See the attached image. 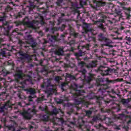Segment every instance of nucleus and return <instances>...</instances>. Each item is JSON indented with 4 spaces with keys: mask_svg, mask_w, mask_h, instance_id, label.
Instances as JSON below:
<instances>
[{
    "mask_svg": "<svg viewBox=\"0 0 131 131\" xmlns=\"http://www.w3.org/2000/svg\"><path fill=\"white\" fill-rule=\"evenodd\" d=\"M130 122H131V121H130V120H129V121L127 122L128 124H129V123H130Z\"/></svg>",
    "mask_w": 131,
    "mask_h": 131,
    "instance_id": "obj_36",
    "label": "nucleus"
},
{
    "mask_svg": "<svg viewBox=\"0 0 131 131\" xmlns=\"http://www.w3.org/2000/svg\"><path fill=\"white\" fill-rule=\"evenodd\" d=\"M105 120L106 123H112L113 122L112 119H110V118H106Z\"/></svg>",
    "mask_w": 131,
    "mask_h": 131,
    "instance_id": "obj_8",
    "label": "nucleus"
},
{
    "mask_svg": "<svg viewBox=\"0 0 131 131\" xmlns=\"http://www.w3.org/2000/svg\"><path fill=\"white\" fill-rule=\"evenodd\" d=\"M22 78V71H20L19 73H17L15 74V78L18 79V78Z\"/></svg>",
    "mask_w": 131,
    "mask_h": 131,
    "instance_id": "obj_6",
    "label": "nucleus"
},
{
    "mask_svg": "<svg viewBox=\"0 0 131 131\" xmlns=\"http://www.w3.org/2000/svg\"><path fill=\"white\" fill-rule=\"evenodd\" d=\"M121 102L123 104H127L128 103L129 101L128 100H126V99H122Z\"/></svg>",
    "mask_w": 131,
    "mask_h": 131,
    "instance_id": "obj_14",
    "label": "nucleus"
},
{
    "mask_svg": "<svg viewBox=\"0 0 131 131\" xmlns=\"http://www.w3.org/2000/svg\"><path fill=\"white\" fill-rule=\"evenodd\" d=\"M117 81V80H109L108 82H112V83H115Z\"/></svg>",
    "mask_w": 131,
    "mask_h": 131,
    "instance_id": "obj_23",
    "label": "nucleus"
},
{
    "mask_svg": "<svg viewBox=\"0 0 131 131\" xmlns=\"http://www.w3.org/2000/svg\"><path fill=\"white\" fill-rule=\"evenodd\" d=\"M103 39L104 41L106 42V44H105L104 46H106V47H109V45H110V43H112V40H110V39L104 37Z\"/></svg>",
    "mask_w": 131,
    "mask_h": 131,
    "instance_id": "obj_3",
    "label": "nucleus"
},
{
    "mask_svg": "<svg viewBox=\"0 0 131 131\" xmlns=\"http://www.w3.org/2000/svg\"><path fill=\"white\" fill-rule=\"evenodd\" d=\"M42 120L44 121H48L49 120V117L47 115H45L42 117Z\"/></svg>",
    "mask_w": 131,
    "mask_h": 131,
    "instance_id": "obj_13",
    "label": "nucleus"
},
{
    "mask_svg": "<svg viewBox=\"0 0 131 131\" xmlns=\"http://www.w3.org/2000/svg\"><path fill=\"white\" fill-rule=\"evenodd\" d=\"M72 76L70 74H67V77H69V78H71Z\"/></svg>",
    "mask_w": 131,
    "mask_h": 131,
    "instance_id": "obj_26",
    "label": "nucleus"
},
{
    "mask_svg": "<svg viewBox=\"0 0 131 131\" xmlns=\"http://www.w3.org/2000/svg\"><path fill=\"white\" fill-rule=\"evenodd\" d=\"M23 115L26 119H30V118L32 117L31 115H30V114L28 113V112L23 113Z\"/></svg>",
    "mask_w": 131,
    "mask_h": 131,
    "instance_id": "obj_4",
    "label": "nucleus"
},
{
    "mask_svg": "<svg viewBox=\"0 0 131 131\" xmlns=\"http://www.w3.org/2000/svg\"><path fill=\"white\" fill-rule=\"evenodd\" d=\"M123 80V79H121V81H122Z\"/></svg>",
    "mask_w": 131,
    "mask_h": 131,
    "instance_id": "obj_39",
    "label": "nucleus"
},
{
    "mask_svg": "<svg viewBox=\"0 0 131 131\" xmlns=\"http://www.w3.org/2000/svg\"><path fill=\"white\" fill-rule=\"evenodd\" d=\"M129 56L131 57V51H129Z\"/></svg>",
    "mask_w": 131,
    "mask_h": 131,
    "instance_id": "obj_38",
    "label": "nucleus"
},
{
    "mask_svg": "<svg viewBox=\"0 0 131 131\" xmlns=\"http://www.w3.org/2000/svg\"><path fill=\"white\" fill-rule=\"evenodd\" d=\"M80 4H81V2H80Z\"/></svg>",
    "mask_w": 131,
    "mask_h": 131,
    "instance_id": "obj_46",
    "label": "nucleus"
},
{
    "mask_svg": "<svg viewBox=\"0 0 131 131\" xmlns=\"http://www.w3.org/2000/svg\"><path fill=\"white\" fill-rule=\"evenodd\" d=\"M126 83H127V84H131V78L129 80V82L126 81Z\"/></svg>",
    "mask_w": 131,
    "mask_h": 131,
    "instance_id": "obj_28",
    "label": "nucleus"
},
{
    "mask_svg": "<svg viewBox=\"0 0 131 131\" xmlns=\"http://www.w3.org/2000/svg\"><path fill=\"white\" fill-rule=\"evenodd\" d=\"M0 55H1V56H3V57H5V55H6V51L2 50L0 53Z\"/></svg>",
    "mask_w": 131,
    "mask_h": 131,
    "instance_id": "obj_16",
    "label": "nucleus"
},
{
    "mask_svg": "<svg viewBox=\"0 0 131 131\" xmlns=\"http://www.w3.org/2000/svg\"><path fill=\"white\" fill-rule=\"evenodd\" d=\"M123 10H127V8H126V7H122Z\"/></svg>",
    "mask_w": 131,
    "mask_h": 131,
    "instance_id": "obj_33",
    "label": "nucleus"
},
{
    "mask_svg": "<svg viewBox=\"0 0 131 131\" xmlns=\"http://www.w3.org/2000/svg\"><path fill=\"white\" fill-rule=\"evenodd\" d=\"M4 17H0V22H2L3 19Z\"/></svg>",
    "mask_w": 131,
    "mask_h": 131,
    "instance_id": "obj_34",
    "label": "nucleus"
},
{
    "mask_svg": "<svg viewBox=\"0 0 131 131\" xmlns=\"http://www.w3.org/2000/svg\"><path fill=\"white\" fill-rule=\"evenodd\" d=\"M99 126H102V125L101 124H100Z\"/></svg>",
    "mask_w": 131,
    "mask_h": 131,
    "instance_id": "obj_40",
    "label": "nucleus"
},
{
    "mask_svg": "<svg viewBox=\"0 0 131 131\" xmlns=\"http://www.w3.org/2000/svg\"><path fill=\"white\" fill-rule=\"evenodd\" d=\"M29 92L31 95H33L35 93V90H33V89H30Z\"/></svg>",
    "mask_w": 131,
    "mask_h": 131,
    "instance_id": "obj_15",
    "label": "nucleus"
},
{
    "mask_svg": "<svg viewBox=\"0 0 131 131\" xmlns=\"http://www.w3.org/2000/svg\"><path fill=\"white\" fill-rule=\"evenodd\" d=\"M53 114H58V111H57L56 110H54Z\"/></svg>",
    "mask_w": 131,
    "mask_h": 131,
    "instance_id": "obj_25",
    "label": "nucleus"
},
{
    "mask_svg": "<svg viewBox=\"0 0 131 131\" xmlns=\"http://www.w3.org/2000/svg\"><path fill=\"white\" fill-rule=\"evenodd\" d=\"M105 81V79H103L102 78H100L99 82V85H105V83H104Z\"/></svg>",
    "mask_w": 131,
    "mask_h": 131,
    "instance_id": "obj_7",
    "label": "nucleus"
},
{
    "mask_svg": "<svg viewBox=\"0 0 131 131\" xmlns=\"http://www.w3.org/2000/svg\"><path fill=\"white\" fill-rule=\"evenodd\" d=\"M12 10V8L10 7V6H8V7L6 9V11L7 12H9V11H11Z\"/></svg>",
    "mask_w": 131,
    "mask_h": 131,
    "instance_id": "obj_21",
    "label": "nucleus"
},
{
    "mask_svg": "<svg viewBox=\"0 0 131 131\" xmlns=\"http://www.w3.org/2000/svg\"><path fill=\"white\" fill-rule=\"evenodd\" d=\"M91 114H92V111H88L86 112V115L89 116L90 115H91Z\"/></svg>",
    "mask_w": 131,
    "mask_h": 131,
    "instance_id": "obj_20",
    "label": "nucleus"
},
{
    "mask_svg": "<svg viewBox=\"0 0 131 131\" xmlns=\"http://www.w3.org/2000/svg\"><path fill=\"white\" fill-rule=\"evenodd\" d=\"M32 127H33L32 126H31V128H32Z\"/></svg>",
    "mask_w": 131,
    "mask_h": 131,
    "instance_id": "obj_45",
    "label": "nucleus"
},
{
    "mask_svg": "<svg viewBox=\"0 0 131 131\" xmlns=\"http://www.w3.org/2000/svg\"><path fill=\"white\" fill-rule=\"evenodd\" d=\"M79 66L81 67V68H82L84 66H85V63L84 62L81 61L80 62L78 63Z\"/></svg>",
    "mask_w": 131,
    "mask_h": 131,
    "instance_id": "obj_12",
    "label": "nucleus"
},
{
    "mask_svg": "<svg viewBox=\"0 0 131 131\" xmlns=\"http://www.w3.org/2000/svg\"><path fill=\"white\" fill-rule=\"evenodd\" d=\"M86 73V71H85V70H83L82 71V73H83V74H84Z\"/></svg>",
    "mask_w": 131,
    "mask_h": 131,
    "instance_id": "obj_32",
    "label": "nucleus"
},
{
    "mask_svg": "<svg viewBox=\"0 0 131 131\" xmlns=\"http://www.w3.org/2000/svg\"><path fill=\"white\" fill-rule=\"evenodd\" d=\"M11 106L10 102L6 103L4 106L0 107V112H4V111L7 110L8 108H10Z\"/></svg>",
    "mask_w": 131,
    "mask_h": 131,
    "instance_id": "obj_2",
    "label": "nucleus"
},
{
    "mask_svg": "<svg viewBox=\"0 0 131 131\" xmlns=\"http://www.w3.org/2000/svg\"><path fill=\"white\" fill-rule=\"evenodd\" d=\"M61 36H63V35H61Z\"/></svg>",
    "mask_w": 131,
    "mask_h": 131,
    "instance_id": "obj_47",
    "label": "nucleus"
},
{
    "mask_svg": "<svg viewBox=\"0 0 131 131\" xmlns=\"http://www.w3.org/2000/svg\"><path fill=\"white\" fill-rule=\"evenodd\" d=\"M47 81H49V80H47Z\"/></svg>",
    "mask_w": 131,
    "mask_h": 131,
    "instance_id": "obj_48",
    "label": "nucleus"
},
{
    "mask_svg": "<svg viewBox=\"0 0 131 131\" xmlns=\"http://www.w3.org/2000/svg\"><path fill=\"white\" fill-rule=\"evenodd\" d=\"M79 95H80V94H79Z\"/></svg>",
    "mask_w": 131,
    "mask_h": 131,
    "instance_id": "obj_49",
    "label": "nucleus"
},
{
    "mask_svg": "<svg viewBox=\"0 0 131 131\" xmlns=\"http://www.w3.org/2000/svg\"><path fill=\"white\" fill-rule=\"evenodd\" d=\"M99 4H100V6H101V7H104V6H106V3L105 2H99Z\"/></svg>",
    "mask_w": 131,
    "mask_h": 131,
    "instance_id": "obj_19",
    "label": "nucleus"
},
{
    "mask_svg": "<svg viewBox=\"0 0 131 131\" xmlns=\"http://www.w3.org/2000/svg\"><path fill=\"white\" fill-rule=\"evenodd\" d=\"M26 81H30V80L27 79V80H25V82H24V83H26Z\"/></svg>",
    "mask_w": 131,
    "mask_h": 131,
    "instance_id": "obj_31",
    "label": "nucleus"
},
{
    "mask_svg": "<svg viewBox=\"0 0 131 131\" xmlns=\"http://www.w3.org/2000/svg\"><path fill=\"white\" fill-rule=\"evenodd\" d=\"M61 85V90H62L63 92H64L63 86H65V85H67V83H62Z\"/></svg>",
    "mask_w": 131,
    "mask_h": 131,
    "instance_id": "obj_18",
    "label": "nucleus"
},
{
    "mask_svg": "<svg viewBox=\"0 0 131 131\" xmlns=\"http://www.w3.org/2000/svg\"><path fill=\"white\" fill-rule=\"evenodd\" d=\"M98 72L99 73L101 74V75H108L109 74V70H108L107 68L103 67H100L99 68Z\"/></svg>",
    "mask_w": 131,
    "mask_h": 131,
    "instance_id": "obj_1",
    "label": "nucleus"
},
{
    "mask_svg": "<svg viewBox=\"0 0 131 131\" xmlns=\"http://www.w3.org/2000/svg\"><path fill=\"white\" fill-rule=\"evenodd\" d=\"M32 111L34 113H36V110H35V109H34V108H33Z\"/></svg>",
    "mask_w": 131,
    "mask_h": 131,
    "instance_id": "obj_30",
    "label": "nucleus"
},
{
    "mask_svg": "<svg viewBox=\"0 0 131 131\" xmlns=\"http://www.w3.org/2000/svg\"><path fill=\"white\" fill-rule=\"evenodd\" d=\"M39 109L40 110H41V111H45V110H46V108H42V107H41V106H40L39 107Z\"/></svg>",
    "mask_w": 131,
    "mask_h": 131,
    "instance_id": "obj_24",
    "label": "nucleus"
},
{
    "mask_svg": "<svg viewBox=\"0 0 131 131\" xmlns=\"http://www.w3.org/2000/svg\"><path fill=\"white\" fill-rule=\"evenodd\" d=\"M92 80V77H88V82H90Z\"/></svg>",
    "mask_w": 131,
    "mask_h": 131,
    "instance_id": "obj_29",
    "label": "nucleus"
},
{
    "mask_svg": "<svg viewBox=\"0 0 131 131\" xmlns=\"http://www.w3.org/2000/svg\"><path fill=\"white\" fill-rule=\"evenodd\" d=\"M102 29H103V31H104V32L106 31V30H105V28L102 27Z\"/></svg>",
    "mask_w": 131,
    "mask_h": 131,
    "instance_id": "obj_37",
    "label": "nucleus"
},
{
    "mask_svg": "<svg viewBox=\"0 0 131 131\" xmlns=\"http://www.w3.org/2000/svg\"><path fill=\"white\" fill-rule=\"evenodd\" d=\"M46 86H50V83H46V82H44L43 85H41L42 88H46Z\"/></svg>",
    "mask_w": 131,
    "mask_h": 131,
    "instance_id": "obj_11",
    "label": "nucleus"
},
{
    "mask_svg": "<svg viewBox=\"0 0 131 131\" xmlns=\"http://www.w3.org/2000/svg\"><path fill=\"white\" fill-rule=\"evenodd\" d=\"M126 43H127V45H128V43H127V42H126Z\"/></svg>",
    "mask_w": 131,
    "mask_h": 131,
    "instance_id": "obj_42",
    "label": "nucleus"
},
{
    "mask_svg": "<svg viewBox=\"0 0 131 131\" xmlns=\"http://www.w3.org/2000/svg\"><path fill=\"white\" fill-rule=\"evenodd\" d=\"M119 14H120V13H121L120 11H119Z\"/></svg>",
    "mask_w": 131,
    "mask_h": 131,
    "instance_id": "obj_43",
    "label": "nucleus"
},
{
    "mask_svg": "<svg viewBox=\"0 0 131 131\" xmlns=\"http://www.w3.org/2000/svg\"><path fill=\"white\" fill-rule=\"evenodd\" d=\"M51 37H52V38H54V36H51Z\"/></svg>",
    "mask_w": 131,
    "mask_h": 131,
    "instance_id": "obj_41",
    "label": "nucleus"
},
{
    "mask_svg": "<svg viewBox=\"0 0 131 131\" xmlns=\"http://www.w3.org/2000/svg\"><path fill=\"white\" fill-rule=\"evenodd\" d=\"M0 106H1V103H0Z\"/></svg>",
    "mask_w": 131,
    "mask_h": 131,
    "instance_id": "obj_50",
    "label": "nucleus"
},
{
    "mask_svg": "<svg viewBox=\"0 0 131 131\" xmlns=\"http://www.w3.org/2000/svg\"><path fill=\"white\" fill-rule=\"evenodd\" d=\"M126 19H129V18H130V14H129V13H126Z\"/></svg>",
    "mask_w": 131,
    "mask_h": 131,
    "instance_id": "obj_22",
    "label": "nucleus"
},
{
    "mask_svg": "<svg viewBox=\"0 0 131 131\" xmlns=\"http://www.w3.org/2000/svg\"><path fill=\"white\" fill-rule=\"evenodd\" d=\"M32 98V97L31 96H29V102H31L32 101V99H31Z\"/></svg>",
    "mask_w": 131,
    "mask_h": 131,
    "instance_id": "obj_27",
    "label": "nucleus"
},
{
    "mask_svg": "<svg viewBox=\"0 0 131 131\" xmlns=\"http://www.w3.org/2000/svg\"><path fill=\"white\" fill-rule=\"evenodd\" d=\"M71 123H72L73 124H74L73 123V122H71Z\"/></svg>",
    "mask_w": 131,
    "mask_h": 131,
    "instance_id": "obj_44",
    "label": "nucleus"
},
{
    "mask_svg": "<svg viewBox=\"0 0 131 131\" xmlns=\"http://www.w3.org/2000/svg\"><path fill=\"white\" fill-rule=\"evenodd\" d=\"M3 79H4V78H0V81H2L3 80Z\"/></svg>",
    "mask_w": 131,
    "mask_h": 131,
    "instance_id": "obj_35",
    "label": "nucleus"
},
{
    "mask_svg": "<svg viewBox=\"0 0 131 131\" xmlns=\"http://www.w3.org/2000/svg\"><path fill=\"white\" fill-rule=\"evenodd\" d=\"M61 79H62V78L59 76H57L55 78V80L57 81V82H59Z\"/></svg>",
    "mask_w": 131,
    "mask_h": 131,
    "instance_id": "obj_10",
    "label": "nucleus"
},
{
    "mask_svg": "<svg viewBox=\"0 0 131 131\" xmlns=\"http://www.w3.org/2000/svg\"><path fill=\"white\" fill-rule=\"evenodd\" d=\"M1 23H2L3 25H7L8 24V22L6 21L5 17H3V18L2 19V20H1Z\"/></svg>",
    "mask_w": 131,
    "mask_h": 131,
    "instance_id": "obj_9",
    "label": "nucleus"
},
{
    "mask_svg": "<svg viewBox=\"0 0 131 131\" xmlns=\"http://www.w3.org/2000/svg\"><path fill=\"white\" fill-rule=\"evenodd\" d=\"M96 67V64L93 65V64H89L86 66V67L87 68H93V67Z\"/></svg>",
    "mask_w": 131,
    "mask_h": 131,
    "instance_id": "obj_17",
    "label": "nucleus"
},
{
    "mask_svg": "<svg viewBox=\"0 0 131 131\" xmlns=\"http://www.w3.org/2000/svg\"><path fill=\"white\" fill-rule=\"evenodd\" d=\"M55 54L56 55H58V56L63 55V49H59L58 50L55 52Z\"/></svg>",
    "mask_w": 131,
    "mask_h": 131,
    "instance_id": "obj_5",
    "label": "nucleus"
}]
</instances>
